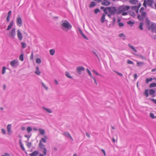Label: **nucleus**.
I'll return each mask as SVG.
<instances>
[{
	"label": "nucleus",
	"instance_id": "45",
	"mask_svg": "<svg viewBox=\"0 0 156 156\" xmlns=\"http://www.w3.org/2000/svg\"><path fill=\"white\" fill-rule=\"evenodd\" d=\"M92 71L93 72L95 73L97 75L102 76V75H101L98 73L96 72L95 70H92Z\"/></svg>",
	"mask_w": 156,
	"mask_h": 156
},
{
	"label": "nucleus",
	"instance_id": "53",
	"mask_svg": "<svg viewBox=\"0 0 156 156\" xmlns=\"http://www.w3.org/2000/svg\"><path fill=\"white\" fill-rule=\"evenodd\" d=\"M127 63L129 64H133V62L129 60H128L127 61Z\"/></svg>",
	"mask_w": 156,
	"mask_h": 156
},
{
	"label": "nucleus",
	"instance_id": "32",
	"mask_svg": "<svg viewBox=\"0 0 156 156\" xmlns=\"http://www.w3.org/2000/svg\"><path fill=\"white\" fill-rule=\"evenodd\" d=\"M143 23H140V24L139 26V28L141 30H143Z\"/></svg>",
	"mask_w": 156,
	"mask_h": 156
},
{
	"label": "nucleus",
	"instance_id": "55",
	"mask_svg": "<svg viewBox=\"0 0 156 156\" xmlns=\"http://www.w3.org/2000/svg\"><path fill=\"white\" fill-rule=\"evenodd\" d=\"M91 78H92L93 79L95 84L96 85H97V81H96V79L94 77V76H93Z\"/></svg>",
	"mask_w": 156,
	"mask_h": 156
},
{
	"label": "nucleus",
	"instance_id": "44",
	"mask_svg": "<svg viewBox=\"0 0 156 156\" xmlns=\"http://www.w3.org/2000/svg\"><path fill=\"white\" fill-rule=\"evenodd\" d=\"M87 73L89 74V75L91 77H92L93 76H92V75L91 74V73L89 70L88 69H87Z\"/></svg>",
	"mask_w": 156,
	"mask_h": 156
},
{
	"label": "nucleus",
	"instance_id": "1",
	"mask_svg": "<svg viewBox=\"0 0 156 156\" xmlns=\"http://www.w3.org/2000/svg\"><path fill=\"white\" fill-rule=\"evenodd\" d=\"M60 27L62 30L67 31L72 28V26L67 20H65L61 21Z\"/></svg>",
	"mask_w": 156,
	"mask_h": 156
},
{
	"label": "nucleus",
	"instance_id": "19",
	"mask_svg": "<svg viewBox=\"0 0 156 156\" xmlns=\"http://www.w3.org/2000/svg\"><path fill=\"white\" fill-rule=\"evenodd\" d=\"M19 144H20V146L21 147L22 149V150L24 151H25V149L24 148V147H23V144H22V140L21 139H20V140H19Z\"/></svg>",
	"mask_w": 156,
	"mask_h": 156
},
{
	"label": "nucleus",
	"instance_id": "18",
	"mask_svg": "<svg viewBox=\"0 0 156 156\" xmlns=\"http://www.w3.org/2000/svg\"><path fill=\"white\" fill-rule=\"evenodd\" d=\"M39 154V152L37 151H35L33 153L30 154V156H35Z\"/></svg>",
	"mask_w": 156,
	"mask_h": 156
},
{
	"label": "nucleus",
	"instance_id": "34",
	"mask_svg": "<svg viewBox=\"0 0 156 156\" xmlns=\"http://www.w3.org/2000/svg\"><path fill=\"white\" fill-rule=\"evenodd\" d=\"M153 80V79L151 77L150 78H147L146 79V83H148L150 81H151Z\"/></svg>",
	"mask_w": 156,
	"mask_h": 156
},
{
	"label": "nucleus",
	"instance_id": "22",
	"mask_svg": "<svg viewBox=\"0 0 156 156\" xmlns=\"http://www.w3.org/2000/svg\"><path fill=\"white\" fill-rule=\"evenodd\" d=\"M35 74L39 75L41 74V72L39 71V67L37 66L36 67V71L35 72Z\"/></svg>",
	"mask_w": 156,
	"mask_h": 156
},
{
	"label": "nucleus",
	"instance_id": "20",
	"mask_svg": "<svg viewBox=\"0 0 156 156\" xmlns=\"http://www.w3.org/2000/svg\"><path fill=\"white\" fill-rule=\"evenodd\" d=\"M138 2V0H129V2L132 5L136 4Z\"/></svg>",
	"mask_w": 156,
	"mask_h": 156
},
{
	"label": "nucleus",
	"instance_id": "61",
	"mask_svg": "<svg viewBox=\"0 0 156 156\" xmlns=\"http://www.w3.org/2000/svg\"><path fill=\"white\" fill-rule=\"evenodd\" d=\"M122 15L123 16H126L128 14V13L127 12H123L122 13Z\"/></svg>",
	"mask_w": 156,
	"mask_h": 156
},
{
	"label": "nucleus",
	"instance_id": "36",
	"mask_svg": "<svg viewBox=\"0 0 156 156\" xmlns=\"http://www.w3.org/2000/svg\"><path fill=\"white\" fill-rule=\"evenodd\" d=\"M28 133H29L32 130V128L30 127H28L27 129Z\"/></svg>",
	"mask_w": 156,
	"mask_h": 156
},
{
	"label": "nucleus",
	"instance_id": "58",
	"mask_svg": "<svg viewBox=\"0 0 156 156\" xmlns=\"http://www.w3.org/2000/svg\"><path fill=\"white\" fill-rule=\"evenodd\" d=\"M1 130L2 133L3 134H6V131L5 129H2Z\"/></svg>",
	"mask_w": 156,
	"mask_h": 156
},
{
	"label": "nucleus",
	"instance_id": "29",
	"mask_svg": "<svg viewBox=\"0 0 156 156\" xmlns=\"http://www.w3.org/2000/svg\"><path fill=\"white\" fill-rule=\"evenodd\" d=\"M39 131L40 134L41 135H43L45 133V131L44 129H39Z\"/></svg>",
	"mask_w": 156,
	"mask_h": 156
},
{
	"label": "nucleus",
	"instance_id": "64",
	"mask_svg": "<svg viewBox=\"0 0 156 156\" xmlns=\"http://www.w3.org/2000/svg\"><path fill=\"white\" fill-rule=\"evenodd\" d=\"M33 52H32L31 54L30 59L31 60H32L33 59Z\"/></svg>",
	"mask_w": 156,
	"mask_h": 156
},
{
	"label": "nucleus",
	"instance_id": "52",
	"mask_svg": "<svg viewBox=\"0 0 156 156\" xmlns=\"http://www.w3.org/2000/svg\"><path fill=\"white\" fill-rule=\"evenodd\" d=\"M147 4V2L146 1V0H144L143 5L146 8L147 7L146 4Z\"/></svg>",
	"mask_w": 156,
	"mask_h": 156
},
{
	"label": "nucleus",
	"instance_id": "43",
	"mask_svg": "<svg viewBox=\"0 0 156 156\" xmlns=\"http://www.w3.org/2000/svg\"><path fill=\"white\" fill-rule=\"evenodd\" d=\"M115 73H116L118 75L122 77L123 76V75L121 73H120L118 72L117 71L113 70Z\"/></svg>",
	"mask_w": 156,
	"mask_h": 156
},
{
	"label": "nucleus",
	"instance_id": "40",
	"mask_svg": "<svg viewBox=\"0 0 156 156\" xmlns=\"http://www.w3.org/2000/svg\"><path fill=\"white\" fill-rule=\"evenodd\" d=\"M131 9L132 10L135 11L138 9V8L137 6H133L131 7Z\"/></svg>",
	"mask_w": 156,
	"mask_h": 156
},
{
	"label": "nucleus",
	"instance_id": "26",
	"mask_svg": "<svg viewBox=\"0 0 156 156\" xmlns=\"http://www.w3.org/2000/svg\"><path fill=\"white\" fill-rule=\"evenodd\" d=\"M96 5V4L94 1H92L91 2L89 5L90 8H92L94 7Z\"/></svg>",
	"mask_w": 156,
	"mask_h": 156
},
{
	"label": "nucleus",
	"instance_id": "6",
	"mask_svg": "<svg viewBox=\"0 0 156 156\" xmlns=\"http://www.w3.org/2000/svg\"><path fill=\"white\" fill-rule=\"evenodd\" d=\"M76 72L79 74H81V72L84 71V68L82 66H78L76 67Z\"/></svg>",
	"mask_w": 156,
	"mask_h": 156
},
{
	"label": "nucleus",
	"instance_id": "21",
	"mask_svg": "<svg viewBox=\"0 0 156 156\" xmlns=\"http://www.w3.org/2000/svg\"><path fill=\"white\" fill-rule=\"evenodd\" d=\"M42 108L48 113H51L52 112V111L50 109L46 108L44 107H43Z\"/></svg>",
	"mask_w": 156,
	"mask_h": 156
},
{
	"label": "nucleus",
	"instance_id": "56",
	"mask_svg": "<svg viewBox=\"0 0 156 156\" xmlns=\"http://www.w3.org/2000/svg\"><path fill=\"white\" fill-rule=\"evenodd\" d=\"M139 56L143 59L146 60V58L143 55H140Z\"/></svg>",
	"mask_w": 156,
	"mask_h": 156
},
{
	"label": "nucleus",
	"instance_id": "24",
	"mask_svg": "<svg viewBox=\"0 0 156 156\" xmlns=\"http://www.w3.org/2000/svg\"><path fill=\"white\" fill-rule=\"evenodd\" d=\"M39 147L40 149H43V148L44 147V145L41 142V141L40 140V142L39 144Z\"/></svg>",
	"mask_w": 156,
	"mask_h": 156
},
{
	"label": "nucleus",
	"instance_id": "47",
	"mask_svg": "<svg viewBox=\"0 0 156 156\" xmlns=\"http://www.w3.org/2000/svg\"><path fill=\"white\" fill-rule=\"evenodd\" d=\"M150 116L151 118L152 119L155 118V116H154V114L153 113H150Z\"/></svg>",
	"mask_w": 156,
	"mask_h": 156
},
{
	"label": "nucleus",
	"instance_id": "41",
	"mask_svg": "<svg viewBox=\"0 0 156 156\" xmlns=\"http://www.w3.org/2000/svg\"><path fill=\"white\" fill-rule=\"evenodd\" d=\"M6 69V68L5 67L3 66L2 67V74H3L5 73Z\"/></svg>",
	"mask_w": 156,
	"mask_h": 156
},
{
	"label": "nucleus",
	"instance_id": "31",
	"mask_svg": "<svg viewBox=\"0 0 156 156\" xmlns=\"http://www.w3.org/2000/svg\"><path fill=\"white\" fill-rule=\"evenodd\" d=\"M149 86L150 88L156 87V83H151L150 84Z\"/></svg>",
	"mask_w": 156,
	"mask_h": 156
},
{
	"label": "nucleus",
	"instance_id": "48",
	"mask_svg": "<svg viewBox=\"0 0 156 156\" xmlns=\"http://www.w3.org/2000/svg\"><path fill=\"white\" fill-rule=\"evenodd\" d=\"M100 10L99 9H96L94 11V13L95 14H97Z\"/></svg>",
	"mask_w": 156,
	"mask_h": 156
},
{
	"label": "nucleus",
	"instance_id": "42",
	"mask_svg": "<svg viewBox=\"0 0 156 156\" xmlns=\"http://www.w3.org/2000/svg\"><path fill=\"white\" fill-rule=\"evenodd\" d=\"M36 62L38 64H40L41 63V60L40 58H37L36 59Z\"/></svg>",
	"mask_w": 156,
	"mask_h": 156
},
{
	"label": "nucleus",
	"instance_id": "38",
	"mask_svg": "<svg viewBox=\"0 0 156 156\" xmlns=\"http://www.w3.org/2000/svg\"><path fill=\"white\" fill-rule=\"evenodd\" d=\"M42 152L44 153V155H46L47 154V150L45 148H43Z\"/></svg>",
	"mask_w": 156,
	"mask_h": 156
},
{
	"label": "nucleus",
	"instance_id": "35",
	"mask_svg": "<svg viewBox=\"0 0 156 156\" xmlns=\"http://www.w3.org/2000/svg\"><path fill=\"white\" fill-rule=\"evenodd\" d=\"M21 44L22 45V48H25L27 47L26 44L24 42H22L21 43Z\"/></svg>",
	"mask_w": 156,
	"mask_h": 156
},
{
	"label": "nucleus",
	"instance_id": "60",
	"mask_svg": "<svg viewBox=\"0 0 156 156\" xmlns=\"http://www.w3.org/2000/svg\"><path fill=\"white\" fill-rule=\"evenodd\" d=\"M31 144H32L31 142H28L27 144V145L28 147H31Z\"/></svg>",
	"mask_w": 156,
	"mask_h": 156
},
{
	"label": "nucleus",
	"instance_id": "4",
	"mask_svg": "<svg viewBox=\"0 0 156 156\" xmlns=\"http://www.w3.org/2000/svg\"><path fill=\"white\" fill-rule=\"evenodd\" d=\"M16 34V29L15 28H13L10 31L9 36L11 38H14Z\"/></svg>",
	"mask_w": 156,
	"mask_h": 156
},
{
	"label": "nucleus",
	"instance_id": "37",
	"mask_svg": "<svg viewBox=\"0 0 156 156\" xmlns=\"http://www.w3.org/2000/svg\"><path fill=\"white\" fill-rule=\"evenodd\" d=\"M129 14L133 16H135V14L134 12L132 11H130L129 12Z\"/></svg>",
	"mask_w": 156,
	"mask_h": 156
},
{
	"label": "nucleus",
	"instance_id": "11",
	"mask_svg": "<svg viewBox=\"0 0 156 156\" xmlns=\"http://www.w3.org/2000/svg\"><path fill=\"white\" fill-rule=\"evenodd\" d=\"M156 28L154 23H151L150 27H149L148 30H151L152 31L154 32L155 29Z\"/></svg>",
	"mask_w": 156,
	"mask_h": 156
},
{
	"label": "nucleus",
	"instance_id": "9",
	"mask_svg": "<svg viewBox=\"0 0 156 156\" xmlns=\"http://www.w3.org/2000/svg\"><path fill=\"white\" fill-rule=\"evenodd\" d=\"M110 4V2L107 0H103L101 2V4L105 6H108Z\"/></svg>",
	"mask_w": 156,
	"mask_h": 156
},
{
	"label": "nucleus",
	"instance_id": "14",
	"mask_svg": "<svg viewBox=\"0 0 156 156\" xmlns=\"http://www.w3.org/2000/svg\"><path fill=\"white\" fill-rule=\"evenodd\" d=\"M14 24V22L13 21H12L10 23L9 25L8 26L6 30H9L12 27Z\"/></svg>",
	"mask_w": 156,
	"mask_h": 156
},
{
	"label": "nucleus",
	"instance_id": "39",
	"mask_svg": "<svg viewBox=\"0 0 156 156\" xmlns=\"http://www.w3.org/2000/svg\"><path fill=\"white\" fill-rule=\"evenodd\" d=\"M119 36L120 37H122L123 36H124V38H123V39L124 40L125 39V36L124 34L123 33H121L119 34Z\"/></svg>",
	"mask_w": 156,
	"mask_h": 156
},
{
	"label": "nucleus",
	"instance_id": "3",
	"mask_svg": "<svg viewBox=\"0 0 156 156\" xmlns=\"http://www.w3.org/2000/svg\"><path fill=\"white\" fill-rule=\"evenodd\" d=\"M130 8V7L128 5H121L117 9V14H119L122 12L126 11L129 10Z\"/></svg>",
	"mask_w": 156,
	"mask_h": 156
},
{
	"label": "nucleus",
	"instance_id": "46",
	"mask_svg": "<svg viewBox=\"0 0 156 156\" xmlns=\"http://www.w3.org/2000/svg\"><path fill=\"white\" fill-rule=\"evenodd\" d=\"M144 62H137V65L138 66H140L141 65H143Z\"/></svg>",
	"mask_w": 156,
	"mask_h": 156
},
{
	"label": "nucleus",
	"instance_id": "15",
	"mask_svg": "<svg viewBox=\"0 0 156 156\" xmlns=\"http://www.w3.org/2000/svg\"><path fill=\"white\" fill-rule=\"evenodd\" d=\"M18 62L17 60H14L11 61L10 62V64L11 66L12 67H14L16 64H17Z\"/></svg>",
	"mask_w": 156,
	"mask_h": 156
},
{
	"label": "nucleus",
	"instance_id": "30",
	"mask_svg": "<svg viewBox=\"0 0 156 156\" xmlns=\"http://www.w3.org/2000/svg\"><path fill=\"white\" fill-rule=\"evenodd\" d=\"M49 52L51 55H53L55 53V49H51L50 50Z\"/></svg>",
	"mask_w": 156,
	"mask_h": 156
},
{
	"label": "nucleus",
	"instance_id": "63",
	"mask_svg": "<svg viewBox=\"0 0 156 156\" xmlns=\"http://www.w3.org/2000/svg\"><path fill=\"white\" fill-rule=\"evenodd\" d=\"M151 101H152V102H154L155 104H156V100L154 99H151Z\"/></svg>",
	"mask_w": 156,
	"mask_h": 156
},
{
	"label": "nucleus",
	"instance_id": "16",
	"mask_svg": "<svg viewBox=\"0 0 156 156\" xmlns=\"http://www.w3.org/2000/svg\"><path fill=\"white\" fill-rule=\"evenodd\" d=\"M146 2L147 4L149 6L151 7H152V4L153 2V0H147Z\"/></svg>",
	"mask_w": 156,
	"mask_h": 156
},
{
	"label": "nucleus",
	"instance_id": "51",
	"mask_svg": "<svg viewBox=\"0 0 156 156\" xmlns=\"http://www.w3.org/2000/svg\"><path fill=\"white\" fill-rule=\"evenodd\" d=\"M127 23L128 24H129V25L132 24V25H133L134 23V22H133L131 21H129L127 22Z\"/></svg>",
	"mask_w": 156,
	"mask_h": 156
},
{
	"label": "nucleus",
	"instance_id": "2",
	"mask_svg": "<svg viewBox=\"0 0 156 156\" xmlns=\"http://www.w3.org/2000/svg\"><path fill=\"white\" fill-rule=\"evenodd\" d=\"M108 10L109 13L111 14L114 15L115 13L117 14V9L115 7L110 6L106 7L104 10V12L105 14L108 13Z\"/></svg>",
	"mask_w": 156,
	"mask_h": 156
},
{
	"label": "nucleus",
	"instance_id": "13",
	"mask_svg": "<svg viewBox=\"0 0 156 156\" xmlns=\"http://www.w3.org/2000/svg\"><path fill=\"white\" fill-rule=\"evenodd\" d=\"M63 134L69 138L70 139H71L72 141L73 140V139L71 136L70 134L67 132H65L63 133Z\"/></svg>",
	"mask_w": 156,
	"mask_h": 156
},
{
	"label": "nucleus",
	"instance_id": "5",
	"mask_svg": "<svg viewBox=\"0 0 156 156\" xmlns=\"http://www.w3.org/2000/svg\"><path fill=\"white\" fill-rule=\"evenodd\" d=\"M146 15V13L145 12H142L141 15L139 14L137 15V18L139 20L143 21Z\"/></svg>",
	"mask_w": 156,
	"mask_h": 156
},
{
	"label": "nucleus",
	"instance_id": "8",
	"mask_svg": "<svg viewBox=\"0 0 156 156\" xmlns=\"http://www.w3.org/2000/svg\"><path fill=\"white\" fill-rule=\"evenodd\" d=\"M145 24L147 27V29L148 30L149 27H150L151 26L150 25L151 21L147 17L145 18Z\"/></svg>",
	"mask_w": 156,
	"mask_h": 156
},
{
	"label": "nucleus",
	"instance_id": "12",
	"mask_svg": "<svg viewBox=\"0 0 156 156\" xmlns=\"http://www.w3.org/2000/svg\"><path fill=\"white\" fill-rule=\"evenodd\" d=\"M7 133L8 134L10 135L11 133V124H8L7 125Z\"/></svg>",
	"mask_w": 156,
	"mask_h": 156
},
{
	"label": "nucleus",
	"instance_id": "7",
	"mask_svg": "<svg viewBox=\"0 0 156 156\" xmlns=\"http://www.w3.org/2000/svg\"><path fill=\"white\" fill-rule=\"evenodd\" d=\"M17 25L20 27L22 25V21L21 18L20 17H18L16 20Z\"/></svg>",
	"mask_w": 156,
	"mask_h": 156
},
{
	"label": "nucleus",
	"instance_id": "23",
	"mask_svg": "<svg viewBox=\"0 0 156 156\" xmlns=\"http://www.w3.org/2000/svg\"><path fill=\"white\" fill-rule=\"evenodd\" d=\"M120 20H121L120 19H119L118 20V22H117L118 23V25L119 27H123L124 25V24L123 23L120 22Z\"/></svg>",
	"mask_w": 156,
	"mask_h": 156
},
{
	"label": "nucleus",
	"instance_id": "17",
	"mask_svg": "<svg viewBox=\"0 0 156 156\" xmlns=\"http://www.w3.org/2000/svg\"><path fill=\"white\" fill-rule=\"evenodd\" d=\"M155 91L153 89H151L149 90V93L150 95H152V97H154L155 96L154 94H155Z\"/></svg>",
	"mask_w": 156,
	"mask_h": 156
},
{
	"label": "nucleus",
	"instance_id": "59",
	"mask_svg": "<svg viewBox=\"0 0 156 156\" xmlns=\"http://www.w3.org/2000/svg\"><path fill=\"white\" fill-rule=\"evenodd\" d=\"M40 140L41 141V142H44V143H45L46 142V140L44 138H42Z\"/></svg>",
	"mask_w": 156,
	"mask_h": 156
},
{
	"label": "nucleus",
	"instance_id": "28",
	"mask_svg": "<svg viewBox=\"0 0 156 156\" xmlns=\"http://www.w3.org/2000/svg\"><path fill=\"white\" fill-rule=\"evenodd\" d=\"M65 75H66V76L67 77H68V78H69L71 79H73V77L72 76H70V74L68 72H66V73H65Z\"/></svg>",
	"mask_w": 156,
	"mask_h": 156
},
{
	"label": "nucleus",
	"instance_id": "57",
	"mask_svg": "<svg viewBox=\"0 0 156 156\" xmlns=\"http://www.w3.org/2000/svg\"><path fill=\"white\" fill-rule=\"evenodd\" d=\"M31 135H25V137L28 138V140H29V139L30 138Z\"/></svg>",
	"mask_w": 156,
	"mask_h": 156
},
{
	"label": "nucleus",
	"instance_id": "62",
	"mask_svg": "<svg viewBox=\"0 0 156 156\" xmlns=\"http://www.w3.org/2000/svg\"><path fill=\"white\" fill-rule=\"evenodd\" d=\"M10 16H7L6 18V20L7 22H9L10 21Z\"/></svg>",
	"mask_w": 156,
	"mask_h": 156
},
{
	"label": "nucleus",
	"instance_id": "27",
	"mask_svg": "<svg viewBox=\"0 0 156 156\" xmlns=\"http://www.w3.org/2000/svg\"><path fill=\"white\" fill-rule=\"evenodd\" d=\"M148 90L146 89L145 90L144 92V95L147 98L148 97L149 94H148Z\"/></svg>",
	"mask_w": 156,
	"mask_h": 156
},
{
	"label": "nucleus",
	"instance_id": "10",
	"mask_svg": "<svg viewBox=\"0 0 156 156\" xmlns=\"http://www.w3.org/2000/svg\"><path fill=\"white\" fill-rule=\"evenodd\" d=\"M17 34L18 39L19 40L21 41L22 39L23 36L19 30H17Z\"/></svg>",
	"mask_w": 156,
	"mask_h": 156
},
{
	"label": "nucleus",
	"instance_id": "25",
	"mask_svg": "<svg viewBox=\"0 0 156 156\" xmlns=\"http://www.w3.org/2000/svg\"><path fill=\"white\" fill-rule=\"evenodd\" d=\"M105 13H103L102 16L101 18V22L102 23H103L105 22Z\"/></svg>",
	"mask_w": 156,
	"mask_h": 156
},
{
	"label": "nucleus",
	"instance_id": "54",
	"mask_svg": "<svg viewBox=\"0 0 156 156\" xmlns=\"http://www.w3.org/2000/svg\"><path fill=\"white\" fill-rule=\"evenodd\" d=\"M144 10V8L143 7H142L140 10V13H142V12H143V11Z\"/></svg>",
	"mask_w": 156,
	"mask_h": 156
},
{
	"label": "nucleus",
	"instance_id": "33",
	"mask_svg": "<svg viewBox=\"0 0 156 156\" xmlns=\"http://www.w3.org/2000/svg\"><path fill=\"white\" fill-rule=\"evenodd\" d=\"M19 59L20 61H23L24 58H23V54H22L20 55L19 58Z\"/></svg>",
	"mask_w": 156,
	"mask_h": 156
},
{
	"label": "nucleus",
	"instance_id": "50",
	"mask_svg": "<svg viewBox=\"0 0 156 156\" xmlns=\"http://www.w3.org/2000/svg\"><path fill=\"white\" fill-rule=\"evenodd\" d=\"M81 35H82V36L86 40L88 39V38L86 37V36L85 35H84L83 33Z\"/></svg>",
	"mask_w": 156,
	"mask_h": 156
},
{
	"label": "nucleus",
	"instance_id": "49",
	"mask_svg": "<svg viewBox=\"0 0 156 156\" xmlns=\"http://www.w3.org/2000/svg\"><path fill=\"white\" fill-rule=\"evenodd\" d=\"M93 52L94 55L95 56L98 58V59L100 60V59L99 57H98V55L96 54V53L94 51H93Z\"/></svg>",
	"mask_w": 156,
	"mask_h": 156
}]
</instances>
